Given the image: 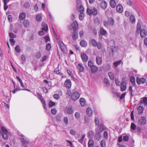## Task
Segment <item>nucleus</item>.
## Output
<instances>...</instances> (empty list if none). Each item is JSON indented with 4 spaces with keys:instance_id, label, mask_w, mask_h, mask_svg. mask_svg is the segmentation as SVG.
Instances as JSON below:
<instances>
[{
    "instance_id": "f257e3e1",
    "label": "nucleus",
    "mask_w": 147,
    "mask_h": 147,
    "mask_svg": "<svg viewBox=\"0 0 147 147\" xmlns=\"http://www.w3.org/2000/svg\"><path fill=\"white\" fill-rule=\"evenodd\" d=\"M1 130H0V136L2 135L3 139L4 140L8 139V131L4 127H1Z\"/></svg>"
},
{
    "instance_id": "f03ea898",
    "label": "nucleus",
    "mask_w": 147,
    "mask_h": 147,
    "mask_svg": "<svg viewBox=\"0 0 147 147\" xmlns=\"http://www.w3.org/2000/svg\"><path fill=\"white\" fill-rule=\"evenodd\" d=\"M87 12L88 15L90 16H96L98 13L97 9L95 7L90 8H88L87 9Z\"/></svg>"
},
{
    "instance_id": "7ed1b4c3",
    "label": "nucleus",
    "mask_w": 147,
    "mask_h": 147,
    "mask_svg": "<svg viewBox=\"0 0 147 147\" xmlns=\"http://www.w3.org/2000/svg\"><path fill=\"white\" fill-rule=\"evenodd\" d=\"M85 137V134L82 135L81 136H80V134H76V138L81 143H82Z\"/></svg>"
},
{
    "instance_id": "20e7f679",
    "label": "nucleus",
    "mask_w": 147,
    "mask_h": 147,
    "mask_svg": "<svg viewBox=\"0 0 147 147\" xmlns=\"http://www.w3.org/2000/svg\"><path fill=\"white\" fill-rule=\"evenodd\" d=\"M37 94L38 98L40 100L42 103L43 104V106L44 108L45 109H46V105L45 100L43 99L41 95L39 93H37Z\"/></svg>"
},
{
    "instance_id": "39448f33",
    "label": "nucleus",
    "mask_w": 147,
    "mask_h": 147,
    "mask_svg": "<svg viewBox=\"0 0 147 147\" xmlns=\"http://www.w3.org/2000/svg\"><path fill=\"white\" fill-rule=\"evenodd\" d=\"M59 43L60 49L63 52L66 53L67 52V49L64 44L61 41L58 42Z\"/></svg>"
},
{
    "instance_id": "423d86ee",
    "label": "nucleus",
    "mask_w": 147,
    "mask_h": 147,
    "mask_svg": "<svg viewBox=\"0 0 147 147\" xmlns=\"http://www.w3.org/2000/svg\"><path fill=\"white\" fill-rule=\"evenodd\" d=\"M120 90L123 92L126 90L127 88V84L124 81L122 82L120 84Z\"/></svg>"
},
{
    "instance_id": "0eeeda50",
    "label": "nucleus",
    "mask_w": 147,
    "mask_h": 147,
    "mask_svg": "<svg viewBox=\"0 0 147 147\" xmlns=\"http://www.w3.org/2000/svg\"><path fill=\"white\" fill-rule=\"evenodd\" d=\"M139 33L141 37L145 38L147 35V32L146 29H143L140 30Z\"/></svg>"
},
{
    "instance_id": "6e6552de",
    "label": "nucleus",
    "mask_w": 147,
    "mask_h": 147,
    "mask_svg": "<svg viewBox=\"0 0 147 147\" xmlns=\"http://www.w3.org/2000/svg\"><path fill=\"white\" fill-rule=\"evenodd\" d=\"M139 123L141 125H144L146 123V119L145 117H141L139 120Z\"/></svg>"
},
{
    "instance_id": "1a4fd4ad",
    "label": "nucleus",
    "mask_w": 147,
    "mask_h": 147,
    "mask_svg": "<svg viewBox=\"0 0 147 147\" xmlns=\"http://www.w3.org/2000/svg\"><path fill=\"white\" fill-rule=\"evenodd\" d=\"M146 82L145 79L144 78H140L138 77L136 78V82L138 84H143Z\"/></svg>"
},
{
    "instance_id": "9d476101",
    "label": "nucleus",
    "mask_w": 147,
    "mask_h": 147,
    "mask_svg": "<svg viewBox=\"0 0 147 147\" xmlns=\"http://www.w3.org/2000/svg\"><path fill=\"white\" fill-rule=\"evenodd\" d=\"M64 85L67 88H70L71 85V81L67 79L65 81Z\"/></svg>"
},
{
    "instance_id": "9b49d317",
    "label": "nucleus",
    "mask_w": 147,
    "mask_h": 147,
    "mask_svg": "<svg viewBox=\"0 0 147 147\" xmlns=\"http://www.w3.org/2000/svg\"><path fill=\"white\" fill-rule=\"evenodd\" d=\"M86 113L88 117H91L93 114V111L90 107L88 108L86 110Z\"/></svg>"
},
{
    "instance_id": "f8f14e48",
    "label": "nucleus",
    "mask_w": 147,
    "mask_h": 147,
    "mask_svg": "<svg viewBox=\"0 0 147 147\" xmlns=\"http://www.w3.org/2000/svg\"><path fill=\"white\" fill-rule=\"evenodd\" d=\"M116 10L119 13H122L123 10L122 6L121 4L117 5L116 7Z\"/></svg>"
},
{
    "instance_id": "ddd939ff",
    "label": "nucleus",
    "mask_w": 147,
    "mask_h": 147,
    "mask_svg": "<svg viewBox=\"0 0 147 147\" xmlns=\"http://www.w3.org/2000/svg\"><path fill=\"white\" fill-rule=\"evenodd\" d=\"M42 30H44L45 32H47L48 30V28L47 25L44 22H42Z\"/></svg>"
},
{
    "instance_id": "4468645a",
    "label": "nucleus",
    "mask_w": 147,
    "mask_h": 147,
    "mask_svg": "<svg viewBox=\"0 0 147 147\" xmlns=\"http://www.w3.org/2000/svg\"><path fill=\"white\" fill-rule=\"evenodd\" d=\"M94 132L90 130L88 131L87 133V137L88 138H92L94 136Z\"/></svg>"
},
{
    "instance_id": "2eb2a0df",
    "label": "nucleus",
    "mask_w": 147,
    "mask_h": 147,
    "mask_svg": "<svg viewBox=\"0 0 147 147\" xmlns=\"http://www.w3.org/2000/svg\"><path fill=\"white\" fill-rule=\"evenodd\" d=\"M73 112V109L71 107H67L65 110V112L69 114L72 113Z\"/></svg>"
},
{
    "instance_id": "dca6fc26",
    "label": "nucleus",
    "mask_w": 147,
    "mask_h": 147,
    "mask_svg": "<svg viewBox=\"0 0 147 147\" xmlns=\"http://www.w3.org/2000/svg\"><path fill=\"white\" fill-rule=\"evenodd\" d=\"M81 57L83 61L86 62L88 59V57L85 53H82L81 55Z\"/></svg>"
},
{
    "instance_id": "f3484780",
    "label": "nucleus",
    "mask_w": 147,
    "mask_h": 147,
    "mask_svg": "<svg viewBox=\"0 0 147 147\" xmlns=\"http://www.w3.org/2000/svg\"><path fill=\"white\" fill-rule=\"evenodd\" d=\"M96 61L97 64L98 65H100L102 63V59L99 56H97L96 57Z\"/></svg>"
},
{
    "instance_id": "a211bd4d",
    "label": "nucleus",
    "mask_w": 147,
    "mask_h": 147,
    "mask_svg": "<svg viewBox=\"0 0 147 147\" xmlns=\"http://www.w3.org/2000/svg\"><path fill=\"white\" fill-rule=\"evenodd\" d=\"M107 6V4L105 1H102L101 3V7L102 8L105 9L106 8Z\"/></svg>"
},
{
    "instance_id": "6ab92c4d",
    "label": "nucleus",
    "mask_w": 147,
    "mask_h": 147,
    "mask_svg": "<svg viewBox=\"0 0 147 147\" xmlns=\"http://www.w3.org/2000/svg\"><path fill=\"white\" fill-rule=\"evenodd\" d=\"M144 108L141 106H139L137 109V110L139 114H140L143 113Z\"/></svg>"
},
{
    "instance_id": "aec40b11",
    "label": "nucleus",
    "mask_w": 147,
    "mask_h": 147,
    "mask_svg": "<svg viewBox=\"0 0 147 147\" xmlns=\"http://www.w3.org/2000/svg\"><path fill=\"white\" fill-rule=\"evenodd\" d=\"M136 33L138 34H139L140 33V32L141 30V23L138 22L137 23V27H136Z\"/></svg>"
},
{
    "instance_id": "412c9836",
    "label": "nucleus",
    "mask_w": 147,
    "mask_h": 147,
    "mask_svg": "<svg viewBox=\"0 0 147 147\" xmlns=\"http://www.w3.org/2000/svg\"><path fill=\"white\" fill-rule=\"evenodd\" d=\"M80 103L82 106L84 107L86 105V101L84 98H80Z\"/></svg>"
},
{
    "instance_id": "4be33fe9",
    "label": "nucleus",
    "mask_w": 147,
    "mask_h": 147,
    "mask_svg": "<svg viewBox=\"0 0 147 147\" xmlns=\"http://www.w3.org/2000/svg\"><path fill=\"white\" fill-rule=\"evenodd\" d=\"M9 0H3L4 3V9L5 10H6L8 8L7 4L9 2Z\"/></svg>"
},
{
    "instance_id": "5701e85b",
    "label": "nucleus",
    "mask_w": 147,
    "mask_h": 147,
    "mask_svg": "<svg viewBox=\"0 0 147 147\" xmlns=\"http://www.w3.org/2000/svg\"><path fill=\"white\" fill-rule=\"evenodd\" d=\"M26 17V14L24 13H20L19 18L20 20H22L25 18Z\"/></svg>"
},
{
    "instance_id": "b1692460",
    "label": "nucleus",
    "mask_w": 147,
    "mask_h": 147,
    "mask_svg": "<svg viewBox=\"0 0 147 147\" xmlns=\"http://www.w3.org/2000/svg\"><path fill=\"white\" fill-rule=\"evenodd\" d=\"M110 4L111 7L113 8H115L116 5V2L115 0H111Z\"/></svg>"
},
{
    "instance_id": "393cba45",
    "label": "nucleus",
    "mask_w": 147,
    "mask_h": 147,
    "mask_svg": "<svg viewBox=\"0 0 147 147\" xmlns=\"http://www.w3.org/2000/svg\"><path fill=\"white\" fill-rule=\"evenodd\" d=\"M91 70L92 73H95L97 72L98 71V67L95 65H94L90 68Z\"/></svg>"
},
{
    "instance_id": "a878e982",
    "label": "nucleus",
    "mask_w": 147,
    "mask_h": 147,
    "mask_svg": "<svg viewBox=\"0 0 147 147\" xmlns=\"http://www.w3.org/2000/svg\"><path fill=\"white\" fill-rule=\"evenodd\" d=\"M108 21L109 24L111 26L113 25L115 23V21L113 18H110L108 19Z\"/></svg>"
},
{
    "instance_id": "bb28decb",
    "label": "nucleus",
    "mask_w": 147,
    "mask_h": 147,
    "mask_svg": "<svg viewBox=\"0 0 147 147\" xmlns=\"http://www.w3.org/2000/svg\"><path fill=\"white\" fill-rule=\"evenodd\" d=\"M22 143L23 144H27L28 143L29 140L27 138H23L21 139Z\"/></svg>"
},
{
    "instance_id": "cd10ccee",
    "label": "nucleus",
    "mask_w": 147,
    "mask_h": 147,
    "mask_svg": "<svg viewBox=\"0 0 147 147\" xmlns=\"http://www.w3.org/2000/svg\"><path fill=\"white\" fill-rule=\"evenodd\" d=\"M23 24L25 27H28L30 25V22L28 20H24Z\"/></svg>"
},
{
    "instance_id": "c85d7f7f",
    "label": "nucleus",
    "mask_w": 147,
    "mask_h": 147,
    "mask_svg": "<svg viewBox=\"0 0 147 147\" xmlns=\"http://www.w3.org/2000/svg\"><path fill=\"white\" fill-rule=\"evenodd\" d=\"M121 60H119L114 62L113 63V67L114 68L117 67L121 64Z\"/></svg>"
},
{
    "instance_id": "c756f323",
    "label": "nucleus",
    "mask_w": 147,
    "mask_h": 147,
    "mask_svg": "<svg viewBox=\"0 0 147 147\" xmlns=\"http://www.w3.org/2000/svg\"><path fill=\"white\" fill-rule=\"evenodd\" d=\"M100 32L101 35H104L107 34V32L102 28H101L100 30Z\"/></svg>"
},
{
    "instance_id": "7c9ffc66",
    "label": "nucleus",
    "mask_w": 147,
    "mask_h": 147,
    "mask_svg": "<svg viewBox=\"0 0 147 147\" xmlns=\"http://www.w3.org/2000/svg\"><path fill=\"white\" fill-rule=\"evenodd\" d=\"M80 96V94L77 92H74V100H76L78 99Z\"/></svg>"
},
{
    "instance_id": "2f4dec72",
    "label": "nucleus",
    "mask_w": 147,
    "mask_h": 147,
    "mask_svg": "<svg viewBox=\"0 0 147 147\" xmlns=\"http://www.w3.org/2000/svg\"><path fill=\"white\" fill-rule=\"evenodd\" d=\"M88 145L89 147H93L94 145V142L92 139H90L89 140Z\"/></svg>"
},
{
    "instance_id": "473e14b6",
    "label": "nucleus",
    "mask_w": 147,
    "mask_h": 147,
    "mask_svg": "<svg viewBox=\"0 0 147 147\" xmlns=\"http://www.w3.org/2000/svg\"><path fill=\"white\" fill-rule=\"evenodd\" d=\"M77 67L80 72H82L84 71V67L82 64H78V65Z\"/></svg>"
},
{
    "instance_id": "72a5a7b5",
    "label": "nucleus",
    "mask_w": 147,
    "mask_h": 147,
    "mask_svg": "<svg viewBox=\"0 0 147 147\" xmlns=\"http://www.w3.org/2000/svg\"><path fill=\"white\" fill-rule=\"evenodd\" d=\"M90 43L94 47H95L96 46V45L98 43L95 39H93L90 40Z\"/></svg>"
},
{
    "instance_id": "f704fd0d",
    "label": "nucleus",
    "mask_w": 147,
    "mask_h": 147,
    "mask_svg": "<svg viewBox=\"0 0 147 147\" xmlns=\"http://www.w3.org/2000/svg\"><path fill=\"white\" fill-rule=\"evenodd\" d=\"M80 44L82 47H86L87 45V43L86 41L82 40L80 42Z\"/></svg>"
},
{
    "instance_id": "c9c22d12",
    "label": "nucleus",
    "mask_w": 147,
    "mask_h": 147,
    "mask_svg": "<svg viewBox=\"0 0 147 147\" xmlns=\"http://www.w3.org/2000/svg\"><path fill=\"white\" fill-rule=\"evenodd\" d=\"M142 100H141L140 102L141 103H144L145 105H147V97H145L142 98Z\"/></svg>"
},
{
    "instance_id": "e433bc0d",
    "label": "nucleus",
    "mask_w": 147,
    "mask_h": 147,
    "mask_svg": "<svg viewBox=\"0 0 147 147\" xmlns=\"http://www.w3.org/2000/svg\"><path fill=\"white\" fill-rule=\"evenodd\" d=\"M84 13L83 12H80L79 17V20L81 21L82 20L84 19Z\"/></svg>"
},
{
    "instance_id": "4c0bfd02",
    "label": "nucleus",
    "mask_w": 147,
    "mask_h": 147,
    "mask_svg": "<svg viewBox=\"0 0 147 147\" xmlns=\"http://www.w3.org/2000/svg\"><path fill=\"white\" fill-rule=\"evenodd\" d=\"M130 19L131 22L135 23L136 22V19L135 16L133 15H131L130 17Z\"/></svg>"
},
{
    "instance_id": "58836bf2",
    "label": "nucleus",
    "mask_w": 147,
    "mask_h": 147,
    "mask_svg": "<svg viewBox=\"0 0 147 147\" xmlns=\"http://www.w3.org/2000/svg\"><path fill=\"white\" fill-rule=\"evenodd\" d=\"M130 81L133 85L135 84V79L134 76H131L130 78Z\"/></svg>"
},
{
    "instance_id": "ea45409f",
    "label": "nucleus",
    "mask_w": 147,
    "mask_h": 147,
    "mask_svg": "<svg viewBox=\"0 0 147 147\" xmlns=\"http://www.w3.org/2000/svg\"><path fill=\"white\" fill-rule=\"evenodd\" d=\"M100 146L102 147H105L106 142L105 140H102L100 143Z\"/></svg>"
},
{
    "instance_id": "a19ab883",
    "label": "nucleus",
    "mask_w": 147,
    "mask_h": 147,
    "mask_svg": "<svg viewBox=\"0 0 147 147\" xmlns=\"http://www.w3.org/2000/svg\"><path fill=\"white\" fill-rule=\"evenodd\" d=\"M101 137V135L99 133L96 134L94 136L95 139L98 140L100 139Z\"/></svg>"
},
{
    "instance_id": "79ce46f5",
    "label": "nucleus",
    "mask_w": 147,
    "mask_h": 147,
    "mask_svg": "<svg viewBox=\"0 0 147 147\" xmlns=\"http://www.w3.org/2000/svg\"><path fill=\"white\" fill-rule=\"evenodd\" d=\"M78 28V24L76 21H74V31L77 30Z\"/></svg>"
},
{
    "instance_id": "37998d69",
    "label": "nucleus",
    "mask_w": 147,
    "mask_h": 147,
    "mask_svg": "<svg viewBox=\"0 0 147 147\" xmlns=\"http://www.w3.org/2000/svg\"><path fill=\"white\" fill-rule=\"evenodd\" d=\"M95 122L96 125L97 126L99 125L100 124V122L98 118L97 117H95Z\"/></svg>"
},
{
    "instance_id": "c03bdc74",
    "label": "nucleus",
    "mask_w": 147,
    "mask_h": 147,
    "mask_svg": "<svg viewBox=\"0 0 147 147\" xmlns=\"http://www.w3.org/2000/svg\"><path fill=\"white\" fill-rule=\"evenodd\" d=\"M51 45L49 43H47L46 46V49L47 51H49L51 49Z\"/></svg>"
},
{
    "instance_id": "a18cd8bd",
    "label": "nucleus",
    "mask_w": 147,
    "mask_h": 147,
    "mask_svg": "<svg viewBox=\"0 0 147 147\" xmlns=\"http://www.w3.org/2000/svg\"><path fill=\"white\" fill-rule=\"evenodd\" d=\"M53 97L54 99L57 100H58L59 98L60 97L59 94H55L53 96Z\"/></svg>"
},
{
    "instance_id": "49530a36",
    "label": "nucleus",
    "mask_w": 147,
    "mask_h": 147,
    "mask_svg": "<svg viewBox=\"0 0 147 147\" xmlns=\"http://www.w3.org/2000/svg\"><path fill=\"white\" fill-rule=\"evenodd\" d=\"M108 75L109 78L111 80H113L114 79V75L112 72H109L108 73Z\"/></svg>"
},
{
    "instance_id": "de8ad7c7",
    "label": "nucleus",
    "mask_w": 147,
    "mask_h": 147,
    "mask_svg": "<svg viewBox=\"0 0 147 147\" xmlns=\"http://www.w3.org/2000/svg\"><path fill=\"white\" fill-rule=\"evenodd\" d=\"M55 105V103L52 101H49L48 103V106L49 107H52Z\"/></svg>"
},
{
    "instance_id": "09e8293b",
    "label": "nucleus",
    "mask_w": 147,
    "mask_h": 147,
    "mask_svg": "<svg viewBox=\"0 0 147 147\" xmlns=\"http://www.w3.org/2000/svg\"><path fill=\"white\" fill-rule=\"evenodd\" d=\"M84 122L86 123H88L89 122V119L88 117L86 116H85L84 117Z\"/></svg>"
},
{
    "instance_id": "8fccbe9b",
    "label": "nucleus",
    "mask_w": 147,
    "mask_h": 147,
    "mask_svg": "<svg viewBox=\"0 0 147 147\" xmlns=\"http://www.w3.org/2000/svg\"><path fill=\"white\" fill-rule=\"evenodd\" d=\"M136 125L134 123H132L131 124V128L133 130H135L136 129Z\"/></svg>"
},
{
    "instance_id": "3c124183",
    "label": "nucleus",
    "mask_w": 147,
    "mask_h": 147,
    "mask_svg": "<svg viewBox=\"0 0 147 147\" xmlns=\"http://www.w3.org/2000/svg\"><path fill=\"white\" fill-rule=\"evenodd\" d=\"M129 137L128 136H124L123 137V140L124 141L126 142L128 141Z\"/></svg>"
},
{
    "instance_id": "603ef678",
    "label": "nucleus",
    "mask_w": 147,
    "mask_h": 147,
    "mask_svg": "<svg viewBox=\"0 0 147 147\" xmlns=\"http://www.w3.org/2000/svg\"><path fill=\"white\" fill-rule=\"evenodd\" d=\"M41 19H42V17L40 15H37L36 16V20L38 21V22L40 21L41 20Z\"/></svg>"
},
{
    "instance_id": "864d4df0",
    "label": "nucleus",
    "mask_w": 147,
    "mask_h": 147,
    "mask_svg": "<svg viewBox=\"0 0 147 147\" xmlns=\"http://www.w3.org/2000/svg\"><path fill=\"white\" fill-rule=\"evenodd\" d=\"M15 51L18 53H20L21 51V50L19 46L18 45L16 46L15 48Z\"/></svg>"
},
{
    "instance_id": "5fc2aeb1",
    "label": "nucleus",
    "mask_w": 147,
    "mask_h": 147,
    "mask_svg": "<svg viewBox=\"0 0 147 147\" xmlns=\"http://www.w3.org/2000/svg\"><path fill=\"white\" fill-rule=\"evenodd\" d=\"M126 3L127 5L129 6H131L133 5L132 2L130 0H127L126 1Z\"/></svg>"
},
{
    "instance_id": "6e6d98bb",
    "label": "nucleus",
    "mask_w": 147,
    "mask_h": 147,
    "mask_svg": "<svg viewBox=\"0 0 147 147\" xmlns=\"http://www.w3.org/2000/svg\"><path fill=\"white\" fill-rule=\"evenodd\" d=\"M88 65L90 68L94 66L93 65V63L92 61L91 60H89L88 62Z\"/></svg>"
},
{
    "instance_id": "4d7b16f0",
    "label": "nucleus",
    "mask_w": 147,
    "mask_h": 147,
    "mask_svg": "<svg viewBox=\"0 0 147 147\" xmlns=\"http://www.w3.org/2000/svg\"><path fill=\"white\" fill-rule=\"evenodd\" d=\"M20 90V88L19 87H16L15 89L12 91V92L13 94H15L16 92Z\"/></svg>"
},
{
    "instance_id": "13d9d810",
    "label": "nucleus",
    "mask_w": 147,
    "mask_h": 147,
    "mask_svg": "<svg viewBox=\"0 0 147 147\" xmlns=\"http://www.w3.org/2000/svg\"><path fill=\"white\" fill-rule=\"evenodd\" d=\"M95 23L97 24H100V20L98 18H96L94 19Z\"/></svg>"
},
{
    "instance_id": "bf43d9fd",
    "label": "nucleus",
    "mask_w": 147,
    "mask_h": 147,
    "mask_svg": "<svg viewBox=\"0 0 147 147\" xmlns=\"http://www.w3.org/2000/svg\"><path fill=\"white\" fill-rule=\"evenodd\" d=\"M54 36L55 38L56 39L57 43L59 42L60 41L59 40V39L57 37V34L55 32V33H53Z\"/></svg>"
},
{
    "instance_id": "052dcab7",
    "label": "nucleus",
    "mask_w": 147,
    "mask_h": 147,
    "mask_svg": "<svg viewBox=\"0 0 147 147\" xmlns=\"http://www.w3.org/2000/svg\"><path fill=\"white\" fill-rule=\"evenodd\" d=\"M75 116L76 118H79L80 117V114L79 112H76L75 114Z\"/></svg>"
},
{
    "instance_id": "680f3d73",
    "label": "nucleus",
    "mask_w": 147,
    "mask_h": 147,
    "mask_svg": "<svg viewBox=\"0 0 147 147\" xmlns=\"http://www.w3.org/2000/svg\"><path fill=\"white\" fill-rule=\"evenodd\" d=\"M104 136L105 138L107 139L108 137V133L106 131H105L104 132Z\"/></svg>"
},
{
    "instance_id": "e2e57ef3",
    "label": "nucleus",
    "mask_w": 147,
    "mask_h": 147,
    "mask_svg": "<svg viewBox=\"0 0 147 147\" xmlns=\"http://www.w3.org/2000/svg\"><path fill=\"white\" fill-rule=\"evenodd\" d=\"M24 7H25L26 8H28L30 6L29 3H28L27 2L25 3L24 4Z\"/></svg>"
},
{
    "instance_id": "0e129e2a",
    "label": "nucleus",
    "mask_w": 147,
    "mask_h": 147,
    "mask_svg": "<svg viewBox=\"0 0 147 147\" xmlns=\"http://www.w3.org/2000/svg\"><path fill=\"white\" fill-rule=\"evenodd\" d=\"M9 37L12 38H16V36L13 33H9Z\"/></svg>"
},
{
    "instance_id": "69168bd1",
    "label": "nucleus",
    "mask_w": 147,
    "mask_h": 147,
    "mask_svg": "<svg viewBox=\"0 0 147 147\" xmlns=\"http://www.w3.org/2000/svg\"><path fill=\"white\" fill-rule=\"evenodd\" d=\"M103 23L104 26L106 27H107L109 24L108 21L107 22L106 20H104L103 22Z\"/></svg>"
},
{
    "instance_id": "338daca9",
    "label": "nucleus",
    "mask_w": 147,
    "mask_h": 147,
    "mask_svg": "<svg viewBox=\"0 0 147 147\" xmlns=\"http://www.w3.org/2000/svg\"><path fill=\"white\" fill-rule=\"evenodd\" d=\"M115 82L116 84L117 85L119 86L120 84V81H119V79L118 78H116L115 79Z\"/></svg>"
},
{
    "instance_id": "774afa93",
    "label": "nucleus",
    "mask_w": 147,
    "mask_h": 147,
    "mask_svg": "<svg viewBox=\"0 0 147 147\" xmlns=\"http://www.w3.org/2000/svg\"><path fill=\"white\" fill-rule=\"evenodd\" d=\"M57 110L55 108L52 109L51 110V112L53 115H55L57 113Z\"/></svg>"
}]
</instances>
